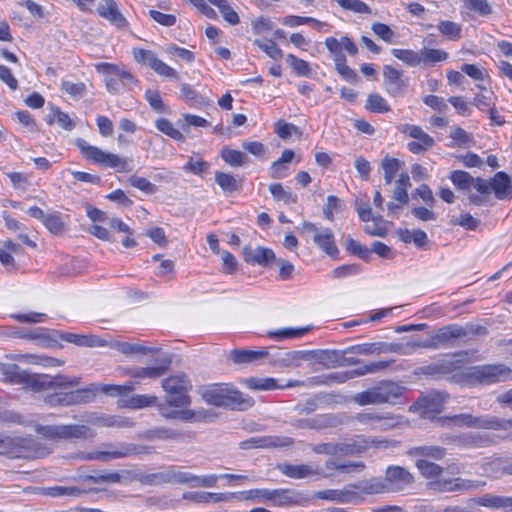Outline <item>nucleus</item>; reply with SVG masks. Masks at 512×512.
Returning a JSON list of instances; mask_svg holds the SVG:
<instances>
[{
	"instance_id": "f257e3e1",
	"label": "nucleus",
	"mask_w": 512,
	"mask_h": 512,
	"mask_svg": "<svg viewBox=\"0 0 512 512\" xmlns=\"http://www.w3.org/2000/svg\"><path fill=\"white\" fill-rule=\"evenodd\" d=\"M5 381L13 385H22L24 389L40 393L55 388L76 387L80 384L79 377H68L62 374L50 376L48 374L30 373L17 364H8L2 367Z\"/></svg>"
},
{
	"instance_id": "f03ea898",
	"label": "nucleus",
	"mask_w": 512,
	"mask_h": 512,
	"mask_svg": "<svg viewBox=\"0 0 512 512\" xmlns=\"http://www.w3.org/2000/svg\"><path fill=\"white\" fill-rule=\"evenodd\" d=\"M512 370L503 363L483 364L463 368L457 374L468 385H491L504 382L511 377Z\"/></svg>"
},
{
	"instance_id": "7ed1b4c3",
	"label": "nucleus",
	"mask_w": 512,
	"mask_h": 512,
	"mask_svg": "<svg viewBox=\"0 0 512 512\" xmlns=\"http://www.w3.org/2000/svg\"><path fill=\"white\" fill-rule=\"evenodd\" d=\"M404 387L393 381H381L377 385L356 393L352 401L359 406L395 404L402 396Z\"/></svg>"
},
{
	"instance_id": "20e7f679",
	"label": "nucleus",
	"mask_w": 512,
	"mask_h": 512,
	"mask_svg": "<svg viewBox=\"0 0 512 512\" xmlns=\"http://www.w3.org/2000/svg\"><path fill=\"white\" fill-rule=\"evenodd\" d=\"M76 146L82 155L94 164H98L106 168H112L119 173H128L133 169L131 160L114 153L105 152L96 146L90 145L82 138H78L76 140Z\"/></svg>"
},
{
	"instance_id": "39448f33",
	"label": "nucleus",
	"mask_w": 512,
	"mask_h": 512,
	"mask_svg": "<svg viewBox=\"0 0 512 512\" xmlns=\"http://www.w3.org/2000/svg\"><path fill=\"white\" fill-rule=\"evenodd\" d=\"M453 185L460 191L469 193V202L475 206L487 204L486 179L481 177H473L463 170H455L449 176Z\"/></svg>"
},
{
	"instance_id": "423d86ee",
	"label": "nucleus",
	"mask_w": 512,
	"mask_h": 512,
	"mask_svg": "<svg viewBox=\"0 0 512 512\" xmlns=\"http://www.w3.org/2000/svg\"><path fill=\"white\" fill-rule=\"evenodd\" d=\"M36 433L50 441L92 439L96 432L84 424L38 425Z\"/></svg>"
},
{
	"instance_id": "0eeeda50",
	"label": "nucleus",
	"mask_w": 512,
	"mask_h": 512,
	"mask_svg": "<svg viewBox=\"0 0 512 512\" xmlns=\"http://www.w3.org/2000/svg\"><path fill=\"white\" fill-rule=\"evenodd\" d=\"M162 388L168 394L167 403L174 408L188 407L191 397L188 391L192 388L190 380L184 373H178L165 378Z\"/></svg>"
},
{
	"instance_id": "6e6552de",
	"label": "nucleus",
	"mask_w": 512,
	"mask_h": 512,
	"mask_svg": "<svg viewBox=\"0 0 512 512\" xmlns=\"http://www.w3.org/2000/svg\"><path fill=\"white\" fill-rule=\"evenodd\" d=\"M95 397L91 388L77 389L70 392H56L45 397L44 402L51 406H71L80 403H89Z\"/></svg>"
},
{
	"instance_id": "1a4fd4ad",
	"label": "nucleus",
	"mask_w": 512,
	"mask_h": 512,
	"mask_svg": "<svg viewBox=\"0 0 512 512\" xmlns=\"http://www.w3.org/2000/svg\"><path fill=\"white\" fill-rule=\"evenodd\" d=\"M383 84L386 93L393 98L403 97L408 88L404 72L392 65L383 66Z\"/></svg>"
},
{
	"instance_id": "9d476101",
	"label": "nucleus",
	"mask_w": 512,
	"mask_h": 512,
	"mask_svg": "<svg viewBox=\"0 0 512 512\" xmlns=\"http://www.w3.org/2000/svg\"><path fill=\"white\" fill-rule=\"evenodd\" d=\"M270 502L279 507H305L311 503V497L295 489H273Z\"/></svg>"
},
{
	"instance_id": "9b49d317",
	"label": "nucleus",
	"mask_w": 512,
	"mask_h": 512,
	"mask_svg": "<svg viewBox=\"0 0 512 512\" xmlns=\"http://www.w3.org/2000/svg\"><path fill=\"white\" fill-rule=\"evenodd\" d=\"M384 481L387 492H400L413 484L414 476L406 468L392 465L387 467Z\"/></svg>"
},
{
	"instance_id": "f8f14e48",
	"label": "nucleus",
	"mask_w": 512,
	"mask_h": 512,
	"mask_svg": "<svg viewBox=\"0 0 512 512\" xmlns=\"http://www.w3.org/2000/svg\"><path fill=\"white\" fill-rule=\"evenodd\" d=\"M303 229L309 232H314L313 242L327 255L335 257L339 250L335 243V237L331 229L321 228L317 229L315 224L311 222H304Z\"/></svg>"
},
{
	"instance_id": "ddd939ff",
	"label": "nucleus",
	"mask_w": 512,
	"mask_h": 512,
	"mask_svg": "<svg viewBox=\"0 0 512 512\" xmlns=\"http://www.w3.org/2000/svg\"><path fill=\"white\" fill-rule=\"evenodd\" d=\"M493 416L482 415L473 416L472 414L462 413L451 417H445L442 421L444 426H457L468 428H480L492 430Z\"/></svg>"
},
{
	"instance_id": "4468645a",
	"label": "nucleus",
	"mask_w": 512,
	"mask_h": 512,
	"mask_svg": "<svg viewBox=\"0 0 512 512\" xmlns=\"http://www.w3.org/2000/svg\"><path fill=\"white\" fill-rule=\"evenodd\" d=\"M486 185L488 186L487 203L492 191L498 200L506 201L512 199V178L506 172H497L490 180H486Z\"/></svg>"
},
{
	"instance_id": "2eb2a0df",
	"label": "nucleus",
	"mask_w": 512,
	"mask_h": 512,
	"mask_svg": "<svg viewBox=\"0 0 512 512\" xmlns=\"http://www.w3.org/2000/svg\"><path fill=\"white\" fill-rule=\"evenodd\" d=\"M403 133L415 139V141L407 144L408 150L413 154H420L435 145L434 138L427 134L420 126L406 125Z\"/></svg>"
},
{
	"instance_id": "dca6fc26",
	"label": "nucleus",
	"mask_w": 512,
	"mask_h": 512,
	"mask_svg": "<svg viewBox=\"0 0 512 512\" xmlns=\"http://www.w3.org/2000/svg\"><path fill=\"white\" fill-rule=\"evenodd\" d=\"M375 441L363 435H357L346 442L333 443V456H348L361 454Z\"/></svg>"
},
{
	"instance_id": "f3484780",
	"label": "nucleus",
	"mask_w": 512,
	"mask_h": 512,
	"mask_svg": "<svg viewBox=\"0 0 512 512\" xmlns=\"http://www.w3.org/2000/svg\"><path fill=\"white\" fill-rule=\"evenodd\" d=\"M430 488L438 492L468 491L485 486V482L454 478L439 480L429 484Z\"/></svg>"
},
{
	"instance_id": "a211bd4d",
	"label": "nucleus",
	"mask_w": 512,
	"mask_h": 512,
	"mask_svg": "<svg viewBox=\"0 0 512 512\" xmlns=\"http://www.w3.org/2000/svg\"><path fill=\"white\" fill-rule=\"evenodd\" d=\"M134 452V449L127 445H120L119 447L107 450V451H92L83 452L80 451L75 454L74 458L84 461L99 460L108 462L112 459L125 458L130 456Z\"/></svg>"
},
{
	"instance_id": "6ab92c4d",
	"label": "nucleus",
	"mask_w": 512,
	"mask_h": 512,
	"mask_svg": "<svg viewBox=\"0 0 512 512\" xmlns=\"http://www.w3.org/2000/svg\"><path fill=\"white\" fill-rule=\"evenodd\" d=\"M228 383H214L200 388V394L203 400L215 407H225L227 393L229 392Z\"/></svg>"
},
{
	"instance_id": "aec40b11",
	"label": "nucleus",
	"mask_w": 512,
	"mask_h": 512,
	"mask_svg": "<svg viewBox=\"0 0 512 512\" xmlns=\"http://www.w3.org/2000/svg\"><path fill=\"white\" fill-rule=\"evenodd\" d=\"M449 395L445 392L431 391L417 399L414 403L422 413H438L442 410Z\"/></svg>"
},
{
	"instance_id": "412c9836",
	"label": "nucleus",
	"mask_w": 512,
	"mask_h": 512,
	"mask_svg": "<svg viewBox=\"0 0 512 512\" xmlns=\"http://www.w3.org/2000/svg\"><path fill=\"white\" fill-rule=\"evenodd\" d=\"M325 46L329 50V52L333 54L334 62L346 58V56L343 53V50H346L352 56L358 53L357 46L348 36H343L339 40L335 37H328L325 40Z\"/></svg>"
},
{
	"instance_id": "4be33fe9",
	"label": "nucleus",
	"mask_w": 512,
	"mask_h": 512,
	"mask_svg": "<svg viewBox=\"0 0 512 512\" xmlns=\"http://www.w3.org/2000/svg\"><path fill=\"white\" fill-rule=\"evenodd\" d=\"M245 262L251 265L269 266L272 262L276 261L275 253L272 249L265 247L252 248L245 246L242 251Z\"/></svg>"
},
{
	"instance_id": "5701e85b",
	"label": "nucleus",
	"mask_w": 512,
	"mask_h": 512,
	"mask_svg": "<svg viewBox=\"0 0 512 512\" xmlns=\"http://www.w3.org/2000/svg\"><path fill=\"white\" fill-rule=\"evenodd\" d=\"M97 12L102 18L108 20L117 28H125L128 24L114 0H101L98 5Z\"/></svg>"
},
{
	"instance_id": "b1692460",
	"label": "nucleus",
	"mask_w": 512,
	"mask_h": 512,
	"mask_svg": "<svg viewBox=\"0 0 512 512\" xmlns=\"http://www.w3.org/2000/svg\"><path fill=\"white\" fill-rule=\"evenodd\" d=\"M398 344H387L384 342L363 343L347 347V351L357 355H372L386 352H398Z\"/></svg>"
},
{
	"instance_id": "393cba45",
	"label": "nucleus",
	"mask_w": 512,
	"mask_h": 512,
	"mask_svg": "<svg viewBox=\"0 0 512 512\" xmlns=\"http://www.w3.org/2000/svg\"><path fill=\"white\" fill-rule=\"evenodd\" d=\"M245 384L249 389L252 390H263V391H269L274 390L278 388H288V387H298L302 386L304 383L303 381L299 380H290L285 385H278L277 380L271 377L267 378H256V377H249L245 379Z\"/></svg>"
},
{
	"instance_id": "a878e982",
	"label": "nucleus",
	"mask_w": 512,
	"mask_h": 512,
	"mask_svg": "<svg viewBox=\"0 0 512 512\" xmlns=\"http://www.w3.org/2000/svg\"><path fill=\"white\" fill-rule=\"evenodd\" d=\"M147 437L149 439L156 440H183L190 439L193 437V433L190 431H186L178 428H169V427H154L147 431Z\"/></svg>"
},
{
	"instance_id": "bb28decb",
	"label": "nucleus",
	"mask_w": 512,
	"mask_h": 512,
	"mask_svg": "<svg viewBox=\"0 0 512 512\" xmlns=\"http://www.w3.org/2000/svg\"><path fill=\"white\" fill-rule=\"evenodd\" d=\"M287 440L288 438H281L279 436H255L242 441L240 447L245 450L282 447L288 444Z\"/></svg>"
},
{
	"instance_id": "cd10ccee",
	"label": "nucleus",
	"mask_w": 512,
	"mask_h": 512,
	"mask_svg": "<svg viewBox=\"0 0 512 512\" xmlns=\"http://www.w3.org/2000/svg\"><path fill=\"white\" fill-rule=\"evenodd\" d=\"M226 404L224 408L231 410L244 411L251 408L254 405V399L237 390L233 385L230 384L229 392L226 397Z\"/></svg>"
},
{
	"instance_id": "c85d7f7f",
	"label": "nucleus",
	"mask_w": 512,
	"mask_h": 512,
	"mask_svg": "<svg viewBox=\"0 0 512 512\" xmlns=\"http://www.w3.org/2000/svg\"><path fill=\"white\" fill-rule=\"evenodd\" d=\"M459 360L454 359H443L427 367L428 373L431 375H448L454 373L453 379L456 382H462L459 374L463 369L461 368Z\"/></svg>"
},
{
	"instance_id": "c756f323",
	"label": "nucleus",
	"mask_w": 512,
	"mask_h": 512,
	"mask_svg": "<svg viewBox=\"0 0 512 512\" xmlns=\"http://www.w3.org/2000/svg\"><path fill=\"white\" fill-rule=\"evenodd\" d=\"M317 496L321 499L335 501L339 503L356 502L359 500V495L356 491L351 488V485L345 487L342 490L329 489L320 491Z\"/></svg>"
},
{
	"instance_id": "7c9ffc66",
	"label": "nucleus",
	"mask_w": 512,
	"mask_h": 512,
	"mask_svg": "<svg viewBox=\"0 0 512 512\" xmlns=\"http://www.w3.org/2000/svg\"><path fill=\"white\" fill-rule=\"evenodd\" d=\"M351 488L363 494H381L387 493V487L385 486L384 478L372 477L370 479L360 480L354 484H351Z\"/></svg>"
},
{
	"instance_id": "2f4dec72",
	"label": "nucleus",
	"mask_w": 512,
	"mask_h": 512,
	"mask_svg": "<svg viewBox=\"0 0 512 512\" xmlns=\"http://www.w3.org/2000/svg\"><path fill=\"white\" fill-rule=\"evenodd\" d=\"M61 340L80 347H103L106 341L95 335H82L71 332L61 334Z\"/></svg>"
},
{
	"instance_id": "473e14b6",
	"label": "nucleus",
	"mask_w": 512,
	"mask_h": 512,
	"mask_svg": "<svg viewBox=\"0 0 512 512\" xmlns=\"http://www.w3.org/2000/svg\"><path fill=\"white\" fill-rule=\"evenodd\" d=\"M184 499H190L196 503H219L233 500L232 492L212 493V492H189L184 494Z\"/></svg>"
},
{
	"instance_id": "72a5a7b5",
	"label": "nucleus",
	"mask_w": 512,
	"mask_h": 512,
	"mask_svg": "<svg viewBox=\"0 0 512 512\" xmlns=\"http://www.w3.org/2000/svg\"><path fill=\"white\" fill-rule=\"evenodd\" d=\"M466 335V330L462 326L456 324L441 327L434 334L439 347L441 345H447L453 340L465 337Z\"/></svg>"
},
{
	"instance_id": "f704fd0d",
	"label": "nucleus",
	"mask_w": 512,
	"mask_h": 512,
	"mask_svg": "<svg viewBox=\"0 0 512 512\" xmlns=\"http://www.w3.org/2000/svg\"><path fill=\"white\" fill-rule=\"evenodd\" d=\"M170 366L169 360L161 361L160 365L154 367H140L129 371V375L133 379L151 378L156 379L164 375Z\"/></svg>"
},
{
	"instance_id": "c9c22d12",
	"label": "nucleus",
	"mask_w": 512,
	"mask_h": 512,
	"mask_svg": "<svg viewBox=\"0 0 512 512\" xmlns=\"http://www.w3.org/2000/svg\"><path fill=\"white\" fill-rule=\"evenodd\" d=\"M447 454L446 448L437 445L415 446L408 450V455L419 458L442 460Z\"/></svg>"
},
{
	"instance_id": "e433bc0d",
	"label": "nucleus",
	"mask_w": 512,
	"mask_h": 512,
	"mask_svg": "<svg viewBox=\"0 0 512 512\" xmlns=\"http://www.w3.org/2000/svg\"><path fill=\"white\" fill-rule=\"evenodd\" d=\"M87 421L101 427H132L134 425L129 418L112 415H93Z\"/></svg>"
},
{
	"instance_id": "4c0bfd02",
	"label": "nucleus",
	"mask_w": 512,
	"mask_h": 512,
	"mask_svg": "<svg viewBox=\"0 0 512 512\" xmlns=\"http://www.w3.org/2000/svg\"><path fill=\"white\" fill-rule=\"evenodd\" d=\"M399 239L405 243H413L417 248H424L428 243V236L425 231L421 229H399L397 231Z\"/></svg>"
},
{
	"instance_id": "58836bf2",
	"label": "nucleus",
	"mask_w": 512,
	"mask_h": 512,
	"mask_svg": "<svg viewBox=\"0 0 512 512\" xmlns=\"http://www.w3.org/2000/svg\"><path fill=\"white\" fill-rule=\"evenodd\" d=\"M479 505L491 509H504L505 511H512V497L496 496L486 494L478 499Z\"/></svg>"
},
{
	"instance_id": "ea45409f",
	"label": "nucleus",
	"mask_w": 512,
	"mask_h": 512,
	"mask_svg": "<svg viewBox=\"0 0 512 512\" xmlns=\"http://www.w3.org/2000/svg\"><path fill=\"white\" fill-rule=\"evenodd\" d=\"M279 470L287 477L293 479H303L314 475L316 471L312 466L307 464L292 465V464H281Z\"/></svg>"
},
{
	"instance_id": "a19ab883",
	"label": "nucleus",
	"mask_w": 512,
	"mask_h": 512,
	"mask_svg": "<svg viewBox=\"0 0 512 512\" xmlns=\"http://www.w3.org/2000/svg\"><path fill=\"white\" fill-rule=\"evenodd\" d=\"M454 441L460 447L479 448L486 446L489 442V438L485 435L469 432L456 436Z\"/></svg>"
},
{
	"instance_id": "79ce46f5",
	"label": "nucleus",
	"mask_w": 512,
	"mask_h": 512,
	"mask_svg": "<svg viewBox=\"0 0 512 512\" xmlns=\"http://www.w3.org/2000/svg\"><path fill=\"white\" fill-rule=\"evenodd\" d=\"M316 361L325 369L341 367V350H321L316 354Z\"/></svg>"
},
{
	"instance_id": "37998d69",
	"label": "nucleus",
	"mask_w": 512,
	"mask_h": 512,
	"mask_svg": "<svg viewBox=\"0 0 512 512\" xmlns=\"http://www.w3.org/2000/svg\"><path fill=\"white\" fill-rule=\"evenodd\" d=\"M267 355V350L253 351L245 349H234L231 351V359L234 363L237 364L252 363Z\"/></svg>"
},
{
	"instance_id": "c03bdc74",
	"label": "nucleus",
	"mask_w": 512,
	"mask_h": 512,
	"mask_svg": "<svg viewBox=\"0 0 512 512\" xmlns=\"http://www.w3.org/2000/svg\"><path fill=\"white\" fill-rule=\"evenodd\" d=\"M391 362L392 361L385 360L369 362L367 364L357 367L356 369L348 371V374L350 379H353L367 374L377 373L378 371L385 370L386 368H388Z\"/></svg>"
},
{
	"instance_id": "a18cd8bd",
	"label": "nucleus",
	"mask_w": 512,
	"mask_h": 512,
	"mask_svg": "<svg viewBox=\"0 0 512 512\" xmlns=\"http://www.w3.org/2000/svg\"><path fill=\"white\" fill-rule=\"evenodd\" d=\"M420 66H433L448 59V53L442 49L423 48L420 50Z\"/></svg>"
},
{
	"instance_id": "49530a36",
	"label": "nucleus",
	"mask_w": 512,
	"mask_h": 512,
	"mask_svg": "<svg viewBox=\"0 0 512 512\" xmlns=\"http://www.w3.org/2000/svg\"><path fill=\"white\" fill-rule=\"evenodd\" d=\"M64 218L68 219V216H64L59 211H53L51 213H48L43 225L52 233L55 235H60L65 230V220Z\"/></svg>"
},
{
	"instance_id": "de8ad7c7",
	"label": "nucleus",
	"mask_w": 512,
	"mask_h": 512,
	"mask_svg": "<svg viewBox=\"0 0 512 512\" xmlns=\"http://www.w3.org/2000/svg\"><path fill=\"white\" fill-rule=\"evenodd\" d=\"M310 327H301V328H282L275 331H269L268 336L272 339L281 341L284 339H296L301 338L306 333L310 331Z\"/></svg>"
},
{
	"instance_id": "09e8293b",
	"label": "nucleus",
	"mask_w": 512,
	"mask_h": 512,
	"mask_svg": "<svg viewBox=\"0 0 512 512\" xmlns=\"http://www.w3.org/2000/svg\"><path fill=\"white\" fill-rule=\"evenodd\" d=\"M391 54L409 67L420 66V50L393 48Z\"/></svg>"
},
{
	"instance_id": "8fccbe9b",
	"label": "nucleus",
	"mask_w": 512,
	"mask_h": 512,
	"mask_svg": "<svg viewBox=\"0 0 512 512\" xmlns=\"http://www.w3.org/2000/svg\"><path fill=\"white\" fill-rule=\"evenodd\" d=\"M215 182L225 193H233L239 190L241 186L235 176L220 171L215 172Z\"/></svg>"
},
{
	"instance_id": "3c124183",
	"label": "nucleus",
	"mask_w": 512,
	"mask_h": 512,
	"mask_svg": "<svg viewBox=\"0 0 512 512\" xmlns=\"http://www.w3.org/2000/svg\"><path fill=\"white\" fill-rule=\"evenodd\" d=\"M415 466L419 470L420 474L427 479L437 478L443 473V468L440 465L426 459H417Z\"/></svg>"
},
{
	"instance_id": "603ef678",
	"label": "nucleus",
	"mask_w": 512,
	"mask_h": 512,
	"mask_svg": "<svg viewBox=\"0 0 512 512\" xmlns=\"http://www.w3.org/2000/svg\"><path fill=\"white\" fill-rule=\"evenodd\" d=\"M365 108L373 113H387L391 110L386 99L378 93L368 95Z\"/></svg>"
},
{
	"instance_id": "864d4df0",
	"label": "nucleus",
	"mask_w": 512,
	"mask_h": 512,
	"mask_svg": "<svg viewBox=\"0 0 512 512\" xmlns=\"http://www.w3.org/2000/svg\"><path fill=\"white\" fill-rule=\"evenodd\" d=\"M233 500H254L261 499L263 501H271L272 490L270 489H251L248 491L232 492Z\"/></svg>"
},
{
	"instance_id": "5fc2aeb1",
	"label": "nucleus",
	"mask_w": 512,
	"mask_h": 512,
	"mask_svg": "<svg viewBox=\"0 0 512 512\" xmlns=\"http://www.w3.org/2000/svg\"><path fill=\"white\" fill-rule=\"evenodd\" d=\"M208 2L216 6L222 17L231 25H237L239 23L238 13L230 6L227 0H208Z\"/></svg>"
},
{
	"instance_id": "6e6d98bb",
	"label": "nucleus",
	"mask_w": 512,
	"mask_h": 512,
	"mask_svg": "<svg viewBox=\"0 0 512 512\" xmlns=\"http://www.w3.org/2000/svg\"><path fill=\"white\" fill-rule=\"evenodd\" d=\"M439 32L451 41H457L461 38V25L448 20H442L438 23Z\"/></svg>"
},
{
	"instance_id": "4d7b16f0",
	"label": "nucleus",
	"mask_w": 512,
	"mask_h": 512,
	"mask_svg": "<svg viewBox=\"0 0 512 512\" xmlns=\"http://www.w3.org/2000/svg\"><path fill=\"white\" fill-rule=\"evenodd\" d=\"M221 157L227 164L233 167L243 166L248 161V157L245 153L227 147L222 149Z\"/></svg>"
},
{
	"instance_id": "13d9d810",
	"label": "nucleus",
	"mask_w": 512,
	"mask_h": 512,
	"mask_svg": "<svg viewBox=\"0 0 512 512\" xmlns=\"http://www.w3.org/2000/svg\"><path fill=\"white\" fill-rule=\"evenodd\" d=\"M391 417L388 415L380 414L377 412H361L353 417V421L366 427L374 428L375 423L383 420H389Z\"/></svg>"
},
{
	"instance_id": "bf43d9fd",
	"label": "nucleus",
	"mask_w": 512,
	"mask_h": 512,
	"mask_svg": "<svg viewBox=\"0 0 512 512\" xmlns=\"http://www.w3.org/2000/svg\"><path fill=\"white\" fill-rule=\"evenodd\" d=\"M156 128L175 141H184L185 137L180 130L176 129L173 123L166 118H158L155 121Z\"/></svg>"
},
{
	"instance_id": "052dcab7",
	"label": "nucleus",
	"mask_w": 512,
	"mask_h": 512,
	"mask_svg": "<svg viewBox=\"0 0 512 512\" xmlns=\"http://www.w3.org/2000/svg\"><path fill=\"white\" fill-rule=\"evenodd\" d=\"M286 62L297 76L309 77L312 74L310 64L293 54H288L286 56Z\"/></svg>"
},
{
	"instance_id": "680f3d73",
	"label": "nucleus",
	"mask_w": 512,
	"mask_h": 512,
	"mask_svg": "<svg viewBox=\"0 0 512 512\" xmlns=\"http://www.w3.org/2000/svg\"><path fill=\"white\" fill-rule=\"evenodd\" d=\"M98 72L105 74L107 77L119 76L120 78L127 79L128 82H133L134 77L128 71L121 70L118 66L111 63H100L96 65Z\"/></svg>"
},
{
	"instance_id": "e2e57ef3",
	"label": "nucleus",
	"mask_w": 512,
	"mask_h": 512,
	"mask_svg": "<svg viewBox=\"0 0 512 512\" xmlns=\"http://www.w3.org/2000/svg\"><path fill=\"white\" fill-rule=\"evenodd\" d=\"M187 407L178 408L176 411V418L183 422H204L207 418V413L204 410H191L186 409Z\"/></svg>"
},
{
	"instance_id": "0e129e2a",
	"label": "nucleus",
	"mask_w": 512,
	"mask_h": 512,
	"mask_svg": "<svg viewBox=\"0 0 512 512\" xmlns=\"http://www.w3.org/2000/svg\"><path fill=\"white\" fill-rule=\"evenodd\" d=\"M115 348L124 355L143 354L146 355L153 351L152 348L140 343L117 342Z\"/></svg>"
},
{
	"instance_id": "69168bd1",
	"label": "nucleus",
	"mask_w": 512,
	"mask_h": 512,
	"mask_svg": "<svg viewBox=\"0 0 512 512\" xmlns=\"http://www.w3.org/2000/svg\"><path fill=\"white\" fill-rule=\"evenodd\" d=\"M381 167L384 172L385 184H391L400 169V161L396 158L384 157L381 161Z\"/></svg>"
},
{
	"instance_id": "338daca9",
	"label": "nucleus",
	"mask_w": 512,
	"mask_h": 512,
	"mask_svg": "<svg viewBox=\"0 0 512 512\" xmlns=\"http://www.w3.org/2000/svg\"><path fill=\"white\" fill-rule=\"evenodd\" d=\"M269 191L277 201H283L285 204L297 203V196L291 192L286 191L281 183L270 184Z\"/></svg>"
},
{
	"instance_id": "774afa93",
	"label": "nucleus",
	"mask_w": 512,
	"mask_h": 512,
	"mask_svg": "<svg viewBox=\"0 0 512 512\" xmlns=\"http://www.w3.org/2000/svg\"><path fill=\"white\" fill-rule=\"evenodd\" d=\"M464 7L476 12L481 17H487L492 14V7L488 0H462Z\"/></svg>"
}]
</instances>
